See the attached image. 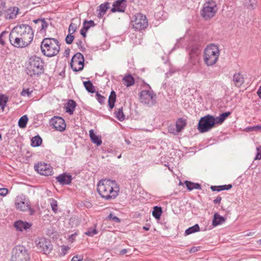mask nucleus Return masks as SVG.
<instances>
[{
	"label": "nucleus",
	"instance_id": "obj_1",
	"mask_svg": "<svg viewBox=\"0 0 261 261\" xmlns=\"http://www.w3.org/2000/svg\"><path fill=\"white\" fill-rule=\"evenodd\" d=\"M34 38V32L31 26L26 24L16 25L9 35L10 43L17 48L28 46Z\"/></svg>",
	"mask_w": 261,
	"mask_h": 261
},
{
	"label": "nucleus",
	"instance_id": "obj_2",
	"mask_svg": "<svg viewBox=\"0 0 261 261\" xmlns=\"http://www.w3.org/2000/svg\"><path fill=\"white\" fill-rule=\"evenodd\" d=\"M119 190V187L115 180L102 179L97 185V192L102 198L106 200L115 198Z\"/></svg>",
	"mask_w": 261,
	"mask_h": 261
},
{
	"label": "nucleus",
	"instance_id": "obj_3",
	"mask_svg": "<svg viewBox=\"0 0 261 261\" xmlns=\"http://www.w3.org/2000/svg\"><path fill=\"white\" fill-rule=\"evenodd\" d=\"M228 117V112L223 113L219 116L216 117L211 115H207L200 119L197 128L201 133L208 132L216 124H222Z\"/></svg>",
	"mask_w": 261,
	"mask_h": 261
},
{
	"label": "nucleus",
	"instance_id": "obj_4",
	"mask_svg": "<svg viewBox=\"0 0 261 261\" xmlns=\"http://www.w3.org/2000/svg\"><path fill=\"white\" fill-rule=\"evenodd\" d=\"M41 50L42 54L48 57L56 56L60 50V44L58 40L53 38H45L41 42Z\"/></svg>",
	"mask_w": 261,
	"mask_h": 261
},
{
	"label": "nucleus",
	"instance_id": "obj_5",
	"mask_svg": "<svg viewBox=\"0 0 261 261\" xmlns=\"http://www.w3.org/2000/svg\"><path fill=\"white\" fill-rule=\"evenodd\" d=\"M44 64L43 60L37 56H32L26 63V73L32 77L39 75L44 72Z\"/></svg>",
	"mask_w": 261,
	"mask_h": 261
},
{
	"label": "nucleus",
	"instance_id": "obj_6",
	"mask_svg": "<svg viewBox=\"0 0 261 261\" xmlns=\"http://www.w3.org/2000/svg\"><path fill=\"white\" fill-rule=\"evenodd\" d=\"M220 51L218 47L214 44H211L205 48L203 55V60L207 66H212L217 62Z\"/></svg>",
	"mask_w": 261,
	"mask_h": 261
},
{
	"label": "nucleus",
	"instance_id": "obj_7",
	"mask_svg": "<svg viewBox=\"0 0 261 261\" xmlns=\"http://www.w3.org/2000/svg\"><path fill=\"white\" fill-rule=\"evenodd\" d=\"M28 250L23 246H16L12 250L11 261H30Z\"/></svg>",
	"mask_w": 261,
	"mask_h": 261
},
{
	"label": "nucleus",
	"instance_id": "obj_8",
	"mask_svg": "<svg viewBox=\"0 0 261 261\" xmlns=\"http://www.w3.org/2000/svg\"><path fill=\"white\" fill-rule=\"evenodd\" d=\"M147 85L149 90H142L139 94V99L141 103L152 107L156 102V96L151 90L150 86L148 84Z\"/></svg>",
	"mask_w": 261,
	"mask_h": 261
},
{
	"label": "nucleus",
	"instance_id": "obj_9",
	"mask_svg": "<svg viewBox=\"0 0 261 261\" xmlns=\"http://www.w3.org/2000/svg\"><path fill=\"white\" fill-rule=\"evenodd\" d=\"M132 23L133 28L139 31L145 29L148 25L146 16L140 13L135 15V18L132 21Z\"/></svg>",
	"mask_w": 261,
	"mask_h": 261
},
{
	"label": "nucleus",
	"instance_id": "obj_10",
	"mask_svg": "<svg viewBox=\"0 0 261 261\" xmlns=\"http://www.w3.org/2000/svg\"><path fill=\"white\" fill-rule=\"evenodd\" d=\"M216 5L213 1L206 2L201 12V15L205 19H209L214 16L216 12Z\"/></svg>",
	"mask_w": 261,
	"mask_h": 261
},
{
	"label": "nucleus",
	"instance_id": "obj_11",
	"mask_svg": "<svg viewBox=\"0 0 261 261\" xmlns=\"http://www.w3.org/2000/svg\"><path fill=\"white\" fill-rule=\"evenodd\" d=\"M70 66L75 72L82 71L83 69L84 58L81 53H77L72 57L70 62Z\"/></svg>",
	"mask_w": 261,
	"mask_h": 261
},
{
	"label": "nucleus",
	"instance_id": "obj_12",
	"mask_svg": "<svg viewBox=\"0 0 261 261\" xmlns=\"http://www.w3.org/2000/svg\"><path fill=\"white\" fill-rule=\"evenodd\" d=\"M199 51L197 48H192L190 52V60L188 65L194 72H197L200 69L199 58L198 57Z\"/></svg>",
	"mask_w": 261,
	"mask_h": 261
},
{
	"label": "nucleus",
	"instance_id": "obj_13",
	"mask_svg": "<svg viewBox=\"0 0 261 261\" xmlns=\"http://www.w3.org/2000/svg\"><path fill=\"white\" fill-rule=\"evenodd\" d=\"M37 249L44 254H48L52 249L50 241L44 238H38L35 241Z\"/></svg>",
	"mask_w": 261,
	"mask_h": 261
},
{
	"label": "nucleus",
	"instance_id": "obj_14",
	"mask_svg": "<svg viewBox=\"0 0 261 261\" xmlns=\"http://www.w3.org/2000/svg\"><path fill=\"white\" fill-rule=\"evenodd\" d=\"M15 204L18 210L22 211H26L31 209L29 201L23 194L16 197Z\"/></svg>",
	"mask_w": 261,
	"mask_h": 261
},
{
	"label": "nucleus",
	"instance_id": "obj_15",
	"mask_svg": "<svg viewBox=\"0 0 261 261\" xmlns=\"http://www.w3.org/2000/svg\"><path fill=\"white\" fill-rule=\"evenodd\" d=\"M34 168L38 173L45 176L50 175L53 172V168L50 165L45 163L40 162L35 165Z\"/></svg>",
	"mask_w": 261,
	"mask_h": 261
},
{
	"label": "nucleus",
	"instance_id": "obj_16",
	"mask_svg": "<svg viewBox=\"0 0 261 261\" xmlns=\"http://www.w3.org/2000/svg\"><path fill=\"white\" fill-rule=\"evenodd\" d=\"M50 123L56 130L63 132L65 129V120L61 117L55 116L50 120Z\"/></svg>",
	"mask_w": 261,
	"mask_h": 261
},
{
	"label": "nucleus",
	"instance_id": "obj_17",
	"mask_svg": "<svg viewBox=\"0 0 261 261\" xmlns=\"http://www.w3.org/2000/svg\"><path fill=\"white\" fill-rule=\"evenodd\" d=\"M126 7L125 0H117L115 1L113 4V8L111 9V11L115 13L124 12Z\"/></svg>",
	"mask_w": 261,
	"mask_h": 261
},
{
	"label": "nucleus",
	"instance_id": "obj_18",
	"mask_svg": "<svg viewBox=\"0 0 261 261\" xmlns=\"http://www.w3.org/2000/svg\"><path fill=\"white\" fill-rule=\"evenodd\" d=\"M19 9L17 7H13L8 9H5L4 12L5 18L6 19H14L18 14Z\"/></svg>",
	"mask_w": 261,
	"mask_h": 261
},
{
	"label": "nucleus",
	"instance_id": "obj_19",
	"mask_svg": "<svg viewBox=\"0 0 261 261\" xmlns=\"http://www.w3.org/2000/svg\"><path fill=\"white\" fill-rule=\"evenodd\" d=\"M56 179L59 182L60 185L63 186L69 185L72 178L71 175L63 173L57 176Z\"/></svg>",
	"mask_w": 261,
	"mask_h": 261
},
{
	"label": "nucleus",
	"instance_id": "obj_20",
	"mask_svg": "<svg viewBox=\"0 0 261 261\" xmlns=\"http://www.w3.org/2000/svg\"><path fill=\"white\" fill-rule=\"evenodd\" d=\"M14 226L17 230L22 231L29 229L32 226V224L26 221L18 220L14 223Z\"/></svg>",
	"mask_w": 261,
	"mask_h": 261
},
{
	"label": "nucleus",
	"instance_id": "obj_21",
	"mask_svg": "<svg viewBox=\"0 0 261 261\" xmlns=\"http://www.w3.org/2000/svg\"><path fill=\"white\" fill-rule=\"evenodd\" d=\"M244 83L243 75L240 72L236 73L233 75L231 84L237 87H240Z\"/></svg>",
	"mask_w": 261,
	"mask_h": 261
},
{
	"label": "nucleus",
	"instance_id": "obj_22",
	"mask_svg": "<svg viewBox=\"0 0 261 261\" xmlns=\"http://www.w3.org/2000/svg\"><path fill=\"white\" fill-rule=\"evenodd\" d=\"M110 3L108 2H106L103 4H101L97 9V12H98L97 17L99 18H101L103 17V16L106 13L107 10L109 8Z\"/></svg>",
	"mask_w": 261,
	"mask_h": 261
},
{
	"label": "nucleus",
	"instance_id": "obj_23",
	"mask_svg": "<svg viewBox=\"0 0 261 261\" xmlns=\"http://www.w3.org/2000/svg\"><path fill=\"white\" fill-rule=\"evenodd\" d=\"M33 22L38 24V30H39L40 32H41L43 31H45L48 27V23L44 18L35 19L33 20Z\"/></svg>",
	"mask_w": 261,
	"mask_h": 261
},
{
	"label": "nucleus",
	"instance_id": "obj_24",
	"mask_svg": "<svg viewBox=\"0 0 261 261\" xmlns=\"http://www.w3.org/2000/svg\"><path fill=\"white\" fill-rule=\"evenodd\" d=\"M244 7L250 10H254L257 6V0H244L243 2Z\"/></svg>",
	"mask_w": 261,
	"mask_h": 261
},
{
	"label": "nucleus",
	"instance_id": "obj_25",
	"mask_svg": "<svg viewBox=\"0 0 261 261\" xmlns=\"http://www.w3.org/2000/svg\"><path fill=\"white\" fill-rule=\"evenodd\" d=\"M76 106L75 101L72 99H69L65 106L66 112L70 115L73 114Z\"/></svg>",
	"mask_w": 261,
	"mask_h": 261
},
{
	"label": "nucleus",
	"instance_id": "obj_26",
	"mask_svg": "<svg viewBox=\"0 0 261 261\" xmlns=\"http://www.w3.org/2000/svg\"><path fill=\"white\" fill-rule=\"evenodd\" d=\"M187 124L186 120L182 118H178L176 122L175 133L180 132L186 126Z\"/></svg>",
	"mask_w": 261,
	"mask_h": 261
},
{
	"label": "nucleus",
	"instance_id": "obj_27",
	"mask_svg": "<svg viewBox=\"0 0 261 261\" xmlns=\"http://www.w3.org/2000/svg\"><path fill=\"white\" fill-rule=\"evenodd\" d=\"M89 136L91 141L93 143L96 144L97 146H99L102 144V141L100 137L96 136L94 133L93 129H90L89 130Z\"/></svg>",
	"mask_w": 261,
	"mask_h": 261
},
{
	"label": "nucleus",
	"instance_id": "obj_28",
	"mask_svg": "<svg viewBox=\"0 0 261 261\" xmlns=\"http://www.w3.org/2000/svg\"><path fill=\"white\" fill-rule=\"evenodd\" d=\"M115 117L120 121H123L125 119V116L123 112V108H116L114 112Z\"/></svg>",
	"mask_w": 261,
	"mask_h": 261
},
{
	"label": "nucleus",
	"instance_id": "obj_29",
	"mask_svg": "<svg viewBox=\"0 0 261 261\" xmlns=\"http://www.w3.org/2000/svg\"><path fill=\"white\" fill-rule=\"evenodd\" d=\"M225 221V220L224 217L221 216L218 213H216L214 215L212 224L213 226H216L223 224Z\"/></svg>",
	"mask_w": 261,
	"mask_h": 261
},
{
	"label": "nucleus",
	"instance_id": "obj_30",
	"mask_svg": "<svg viewBox=\"0 0 261 261\" xmlns=\"http://www.w3.org/2000/svg\"><path fill=\"white\" fill-rule=\"evenodd\" d=\"M122 81L126 87L132 86L135 83V79L131 74L125 75L122 79Z\"/></svg>",
	"mask_w": 261,
	"mask_h": 261
},
{
	"label": "nucleus",
	"instance_id": "obj_31",
	"mask_svg": "<svg viewBox=\"0 0 261 261\" xmlns=\"http://www.w3.org/2000/svg\"><path fill=\"white\" fill-rule=\"evenodd\" d=\"M185 184L187 188V189L189 191H192L194 189H201V185L198 183H194L191 181L186 180Z\"/></svg>",
	"mask_w": 261,
	"mask_h": 261
},
{
	"label": "nucleus",
	"instance_id": "obj_32",
	"mask_svg": "<svg viewBox=\"0 0 261 261\" xmlns=\"http://www.w3.org/2000/svg\"><path fill=\"white\" fill-rule=\"evenodd\" d=\"M116 99V94L114 91L112 90L111 92L110 95L109 97L108 103L109 106L110 110L114 108L115 106V103Z\"/></svg>",
	"mask_w": 261,
	"mask_h": 261
},
{
	"label": "nucleus",
	"instance_id": "obj_33",
	"mask_svg": "<svg viewBox=\"0 0 261 261\" xmlns=\"http://www.w3.org/2000/svg\"><path fill=\"white\" fill-rule=\"evenodd\" d=\"M84 86L86 90L91 93L95 92V88L90 81H85L83 83Z\"/></svg>",
	"mask_w": 261,
	"mask_h": 261
},
{
	"label": "nucleus",
	"instance_id": "obj_34",
	"mask_svg": "<svg viewBox=\"0 0 261 261\" xmlns=\"http://www.w3.org/2000/svg\"><path fill=\"white\" fill-rule=\"evenodd\" d=\"M42 142V138L39 135H37L32 138L31 146L33 147H38L41 144Z\"/></svg>",
	"mask_w": 261,
	"mask_h": 261
},
{
	"label": "nucleus",
	"instance_id": "obj_35",
	"mask_svg": "<svg viewBox=\"0 0 261 261\" xmlns=\"http://www.w3.org/2000/svg\"><path fill=\"white\" fill-rule=\"evenodd\" d=\"M162 209L160 206H155L153 207L152 211V216L157 220H159L161 218V216L162 214Z\"/></svg>",
	"mask_w": 261,
	"mask_h": 261
},
{
	"label": "nucleus",
	"instance_id": "obj_36",
	"mask_svg": "<svg viewBox=\"0 0 261 261\" xmlns=\"http://www.w3.org/2000/svg\"><path fill=\"white\" fill-rule=\"evenodd\" d=\"M199 230H200L199 226L197 224H196L191 227H190L188 229H187L185 231V234L189 235L193 233L199 231Z\"/></svg>",
	"mask_w": 261,
	"mask_h": 261
},
{
	"label": "nucleus",
	"instance_id": "obj_37",
	"mask_svg": "<svg viewBox=\"0 0 261 261\" xmlns=\"http://www.w3.org/2000/svg\"><path fill=\"white\" fill-rule=\"evenodd\" d=\"M28 121V118L27 116L23 115L18 120V126L20 128H23L26 127Z\"/></svg>",
	"mask_w": 261,
	"mask_h": 261
},
{
	"label": "nucleus",
	"instance_id": "obj_38",
	"mask_svg": "<svg viewBox=\"0 0 261 261\" xmlns=\"http://www.w3.org/2000/svg\"><path fill=\"white\" fill-rule=\"evenodd\" d=\"M8 100V97L4 95H0V107L3 111L4 110V108L6 106Z\"/></svg>",
	"mask_w": 261,
	"mask_h": 261
},
{
	"label": "nucleus",
	"instance_id": "obj_39",
	"mask_svg": "<svg viewBox=\"0 0 261 261\" xmlns=\"http://www.w3.org/2000/svg\"><path fill=\"white\" fill-rule=\"evenodd\" d=\"M50 206H51V209L54 211V212L56 213L57 212V207H58L57 201L53 198H51L50 199Z\"/></svg>",
	"mask_w": 261,
	"mask_h": 261
},
{
	"label": "nucleus",
	"instance_id": "obj_40",
	"mask_svg": "<svg viewBox=\"0 0 261 261\" xmlns=\"http://www.w3.org/2000/svg\"><path fill=\"white\" fill-rule=\"evenodd\" d=\"M95 96H96V98L97 100V101L101 105L105 103V101L106 99L105 97H104L102 95H101L98 92H96Z\"/></svg>",
	"mask_w": 261,
	"mask_h": 261
},
{
	"label": "nucleus",
	"instance_id": "obj_41",
	"mask_svg": "<svg viewBox=\"0 0 261 261\" xmlns=\"http://www.w3.org/2000/svg\"><path fill=\"white\" fill-rule=\"evenodd\" d=\"M97 233V231L96 229H89L86 232H85V234L87 236L90 237H93Z\"/></svg>",
	"mask_w": 261,
	"mask_h": 261
},
{
	"label": "nucleus",
	"instance_id": "obj_42",
	"mask_svg": "<svg viewBox=\"0 0 261 261\" xmlns=\"http://www.w3.org/2000/svg\"><path fill=\"white\" fill-rule=\"evenodd\" d=\"M72 34L69 33L65 38V42L68 44H71L73 41L74 37Z\"/></svg>",
	"mask_w": 261,
	"mask_h": 261
},
{
	"label": "nucleus",
	"instance_id": "obj_43",
	"mask_svg": "<svg viewBox=\"0 0 261 261\" xmlns=\"http://www.w3.org/2000/svg\"><path fill=\"white\" fill-rule=\"evenodd\" d=\"M76 25L75 23H71L68 28V32L70 34H73L76 30Z\"/></svg>",
	"mask_w": 261,
	"mask_h": 261
},
{
	"label": "nucleus",
	"instance_id": "obj_44",
	"mask_svg": "<svg viewBox=\"0 0 261 261\" xmlns=\"http://www.w3.org/2000/svg\"><path fill=\"white\" fill-rule=\"evenodd\" d=\"M257 153L254 158V160H260L261 159V145L256 147Z\"/></svg>",
	"mask_w": 261,
	"mask_h": 261
},
{
	"label": "nucleus",
	"instance_id": "obj_45",
	"mask_svg": "<svg viewBox=\"0 0 261 261\" xmlns=\"http://www.w3.org/2000/svg\"><path fill=\"white\" fill-rule=\"evenodd\" d=\"M33 91L30 90V89H23L20 94L23 96H30L32 93Z\"/></svg>",
	"mask_w": 261,
	"mask_h": 261
},
{
	"label": "nucleus",
	"instance_id": "obj_46",
	"mask_svg": "<svg viewBox=\"0 0 261 261\" xmlns=\"http://www.w3.org/2000/svg\"><path fill=\"white\" fill-rule=\"evenodd\" d=\"M89 29V27L84 25L83 28L80 31L81 34L83 36L84 38L86 37V32Z\"/></svg>",
	"mask_w": 261,
	"mask_h": 261
},
{
	"label": "nucleus",
	"instance_id": "obj_47",
	"mask_svg": "<svg viewBox=\"0 0 261 261\" xmlns=\"http://www.w3.org/2000/svg\"><path fill=\"white\" fill-rule=\"evenodd\" d=\"M247 129H248L249 131H260L261 125H257L252 127H248Z\"/></svg>",
	"mask_w": 261,
	"mask_h": 261
},
{
	"label": "nucleus",
	"instance_id": "obj_48",
	"mask_svg": "<svg viewBox=\"0 0 261 261\" xmlns=\"http://www.w3.org/2000/svg\"><path fill=\"white\" fill-rule=\"evenodd\" d=\"M85 25L86 27V26H88V27H89V28L91 27H94L95 26V23H94V22L92 20H85L84 23H83V25Z\"/></svg>",
	"mask_w": 261,
	"mask_h": 261
},
{
	"label": "nucleus",
	"instance_id": "obj_49",
	"mask_svg": "<svg viewBox=\"0 0 261 261\" xmlns=\"http://www.w3.org/2000/svg\"><path fill=\"white\" fill-rule=\"evenodd\" d=\"M76 44L79 47V48L82 51H84L85 50V48L84 47L83 45V41L82 40H79L77 42Z\"/></svg>",
	"mask_w": 261,
	"mask_h": 261
},
{
	"label": "nucleus",
	"instance_id": "obj_50",
	"mask_svg": "<svg viewBox=\"0 0 261 261\" xmlns=\"http://www.w3.org/2000/svg\"><path fill=\"white\" fill-rule=\"evenodd\" d=\"M8 193V190L7 188H0V195L5 196Z\"/></svg>",
	"mask_w": 261,
	"mask_h": 261
},
{
	"label": "nucleus",
	"instance_id": "obj_51",
	"mask_svg": "<svg viewBox=\"0 0 261 261\" xmlns=\"http://www.w3.org/2000/svg\"><path fill=\"white\" fill-rule=\"evenodd\" d=\"M83 259V257L82 256L77 255L72 257L71 261H82Z\"/></svg>",
	"mask_w": 261,
	"mask_h": 261
},
{
	"label": "nucleus",
	"instance_id": "obj_52",
	"mask_svg": "<svg viewBox=\"0 0 261 261\" xmlns=\"http://www.w3.org/2000/svg\"><path fill=\"white\" fill-rule=\"evenodd\" d=\"M109 217L110 219H112L113 220H114L116 222H118H118H120V220L119 218H118L116 216H113L112 214H110L109 215Z\"/></svg>",
	"mask_w": 261,
	"mask_h": 261
},
{
	"label": "nucleus",
	"instance_id": "obj_53",
	"mask_svg": "<svg viewBox=\"0 0 261 261\" xmlns=\"http://www.w3.org/2000/svg\"><path fill=\"white\" fill-rule=\"evenodd\" d=\"M210 188L213 191H217V192L220 191V188H219L218 186H211Z\"/></svg>",
	"mask_w": 261,
	"mask_h": 261
},
{
	"label": "nucleus",
	"instance_id": "obj_54",
	"mask_svg": "<svg viewBox=\"0 0 261 261\" xmlns=\"http://www.w3.org/2000/svg\"><path fill=\"white\" fill-rule=\"evenodd\" d=\"M220 188V191L224 190H228V185H222V186H218Z\"/></svg>",
	"mask_w": 261,
	"mask_h": 261
},
{
	"label": "nucleus",
	"instance_id": "obj_55",
	"mask_svg": "<svg viewBox=\"0 0 261 261\" xmlns=\"http://www.w3.org/2000/svg\"><path fill=\"white\" fill-rule=\"evenodd\" d=\"M222 198L220 196H218L216 197V198L214 200V203L215 204L219 203L221 200Z\"/></svg>",
	"mask_w": 261,
	"mask_h": 261
},
{
	"label": "nucleus",
	"instance_id": "obj_56",
	"mask_svg": "<svg viewBox=\"0 0 261 261\" xmlns=\"http://www.w3.org/2000/svg\"><path fill=\"white\" fill-rule=\"evenodd\" d=\"M198 248L199 247H193L191 248L190 252L191 253L196 252L199 250Z\"/></svg>",
	"mask_w": 261,
	"mask_h": 261
},
{
	"label": "nucleus",
	"instance_id": "obj_57",
	"mask_svg": "<svg viewBox=\"0 0 261 261\" xmlns=\"http://www.w3.org/2000/svg\"><path fill=\"white\" fill-rule=\"evenodd\" d=\"M76 236V233H74V234H72L70 237H69V241H71V242H73L74 240V237H75Z\"/></svg>",
	"mask_w": 261,
	"mask_h": 261
},
{
	"label": "nucleus",
	"instance_id": "obj_58",
	"mask_svg": "<svg viewBox=\"0 0 261 261\" xmlns=\"http://www.w3.org/2000/svg\"><path fill=\"white\" fill-rule=\"evenodd\" d=\"M127 252V250L126 249H123L120 251V254L123 255Z\"/></svg>",
	"mask_w": 261,
	"mask_h": 261
},
{
	"label": "nucleus",
	"instance_id": "obj_59",
	"mask_svg": "<svg viewBox=\"0 0 261 261\" xmlns=\"http://www.w3.org/2000/svg\"><path fill=\"white\" fill-rule=\"evenodd\" d=\"M175 130H176V129H175V128H172V127H171V128H169V132H170V133H173V134H174L176 135V134H177L178 133H175Z\"/></svg>",
	"mask_w": 261,
	"mask_h": 261
},
{
	"label": "nucleus",
	"instance_id": "obj_60",
	"mask_svg": "<svg viewBox=\"0 0 261 261\" xmlns=\"http://www.w3.org/2000/svg\"><path fill=\"white\" fill-rule=\"evenodd\" d=\"M257 94L258 96L261 98V86L259 87L258 91H257Z\"/></svg>",
	"mask_w": 261,
	"mask_h": 261
},
{
	"label": "nucleus",
	"instance_id": "obj_61",
	"mask_svg": "<svg viewBox=\"0 0 261 261\" xmlns=\"http://www.w3.org/2000/svg\"><path fill=\"white\" fill-rule=\"evenodd\" d=\"M143 229L146 231H148L149 229V226H144L143 227Z\"/></svg>",
	"mask_w": 261,
	"mask_h": 261
},
{
	"label": "nucleus",
	"instance_id": "obj_62",
	"mask_svg": "<svg viewBox=\"0 0 261 261\" xmlns=\"http://www.w3.org/2000/svg\"><path fill=\"white\" fill-rule=\"evenodd\" d=\"M0 43L2 45L5 44L4 41L0 37Z\"/></svg>",
	"mask_w": 261,
	"mask_h": 261
},
{
	"label": "nucleus",
	"instance_id": "obj_63",
	"mask_svg": "<svg viewBox=\"0 0 261 261\" xmlns=\"http://www.w3.org/2000/svg\"><path fill=\"white\" fill-rule=\"evenodd\" d=\"M70 50L69 49H67L65 50V53L66 55H69Z\"/></svg>",
	"mask_w": 261,
	"mask_h": 261
},
{
	"label": "nucleus",
	"instance_id": "obj_64",
	"mask_svg": "<svg viewBox=\"0 0 261 261\" xmlns=\"http://www.w3.org/2000/svg\"><path fill=\"white\" fill-rule=\"evenodd\" d=\"M252 233L250 232V233H247L246 234H245V236H252Z\"/></svg>",
	"mask_w": 261,
	"mask_h": 261
}]
</instances>
